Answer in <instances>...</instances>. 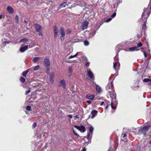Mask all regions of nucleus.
Returning <instances> with one entry per match:
<instances>
[{
  "mask_svg": "<svg viewBox=\"0 0 151 151\" xmlns=\"http://www.w3.org/2000/svg\"><path fill=\"white\" fill-rule=\"evenodd\" d=\"M150 79L148 78H146L144 79L143 80V82H147L149 81H150Z\"/></svg>",
  "mask_w": 151,
  "mask_h": 151,
  "instance_id": "30",
  "label": "nucleus"
},
{
  "mask_svg": "<svg viewBox=\"0 0 151 151\" xmlns=\"http://www.w3.org/2000/svg\"><path fill=\"white\" fill-rule=\"evenodd\" d=\"M122 136L123 137V138H124L127 136V135L126 133L122 134Z\"/></svg>",
  "mask_w": 151,
  "mask_h": 151,
  "instance_id": "49",
  "label": "nucleus"
},
{
  "mask_svg": "<svg viewBox=\"0 0 151 151\" xmlns=\"http://www.w3.org/2000/svg\"><path fill=\"white\" fill-rule=\"evenodd\" d=\"M67 62H68V63H71V62H70V60L69 61H67Z\"/></svg>",
  "mask_w": 151,
  "mask_h": 151,
  "instance_id": "64",
  "label": "nucleus"
},
{
  "mask_svg": "<svg viewBox=\"0 0 151 151\" xmlns=\"http://www.w3.org/2000/svg\"><path fill=\"white\" fill-rule=\"evenodd\" d=\"M19 17L17 15H16V16L15 17V22L16 23L18 24L19 23Z\"/></svg>",
  "mask_w": 151,
  "mask_h": 151,
  "instance_id": "25",
  "label": "nucleus"
},
{
  "mask_svg": "<svg viewBox=\"0 0 151 151\" xmlns=\"http://www.w3.org/2000/svg\"><path fill=\"white\" fill-rule=\"evenodd\" d=\"M60 34H61L60 39L61 41H63L64 40L65 33L64 31V28L63 27H61L60 28Z\"/></svg>",
  "mask_w": 151,
  "mask_h": 151,
  "instance_id": "5",
  "label": "nucleus"
},
{
  "mask_svg": "<svg viewBox=\"0 0 151 151\" xmlns=\"http://www.w3.org/2000/svg\"><path fill=\"white\" fill-rule=\"evenodd\" d=\"M11 42L10 40H6V41L5 42V43H7L8 44L9 43Z\"/></svg>",
  "mask_w": 151,
  "mask_h": 151,
  "instance_id": "50",
  "label": "nucleus"
},
{
  "mask_svg": "<svg viewBox=\"0 0 151 151\" xmlns=\"http://www.w3.org/2000/svg\"><path fill=\"white\" fill-rule=\"evenodd\" d=\"M93 130V127L91 126L89 127V132L87 133L86 135V138L88 140H89V137H90V135L91 134L92 135V132Z\"/></svg>",
  "mask_w": 151,
  "mask_h": 151,
  "instance_id": "7",
  "label": "nucleus"
},
{
  "mask_svg": "<svg viewBox=\"0 0 151 151\" xmlns=\"http://www.w3.org/2000/svg\"><path fill=\"white\" fill-rule=\"evenodd\" d=\"M71 32V30L70 29H67L66 31V34H68L70 33Z\"/></svg>",
  "mask_w": 151,
  "mask_h": 151,
  "instance_id": "34",
  "label": "nucleus"
},
{
  "mask_svg": "<svg viewBox=\"0 0 151 151\" xmlns=\"http://www.w3.org/2000/svg\"><path fill=\"white\" fill-rule=\"evenodd\" d=\"M81 151H86V149L85 147L83 148Z\"/></svg>",
  "mask_w": 151,
  "mask_h": 151,
  "instance_id": "60",
  "label": "nucleus"
},
{
  "mask_svg": "<svg viewBox=\"0 0 151 151\" xmlns=\"http://www.w3.org/2000/svg\"><path fill=\"white\" fill-rule=\"evenodd\" d=\"M136 87H139V85H137L136 86H133L132 87V88H133V89H134Z\"/></svg>",
  "mask_w": 151,
  "mask_h": 151,
  "instance_id": "52",
  "label": "nucleus"
},
{
  "mask_svg": "<svg viewBox=\"0 0 151 151\" xmlns=\"http://www.w3.org/2000/svg\"><path fill=\"white\" fill-rule=\"evenodd\" d=\"M113 67L114 69L116 71H118L119 70V67H117V63L116 62L114 63Z\"/></svg>",
  "mask_w": 151,
  "mask_h": 151,
  "instance_id": "20",
  "label": "nucleus"
},
{
  "mask_svg": "<svg viewBox=\"0 0 151 151\" xmlns=\"http://www.w3.org/2000/svg\"><path fill=\"white\" fill-rule=\"evenodd\" d=\"M91 137H89V140H88V142H85L84 143V145H88V144L90 143H91Z\"/></svg>",
  "mask_w": 151,
  "mask_h": 151,
  "instance_id": "29",
  "label": "nucleus"
},
{
  "mask_svg": "<svg viewBox=\"0 0 151 151\" xmlns=\"http://www.w3.org/2000/svg\"><path fill=\"white\" fill-rule=\"evenodd\" d=\"M96 90L97 92H99L101 91L100 87L98 85H96Z\"/></svg>",
  "mask_w": 151,
  "mask_h": 151,
  "instance_id": "24",
  "label": "nucleus"
},
{
  "mask_svg": "<svg viewBox=\"0 0 151 151\" xmlns=\"http://www.w3.org/2000/svg\"><path fill=\"white\" fill-rule=\"evenodd\" d=\"M35 28L36 32H39L38 33V35L43 36L42 29L41 26L38 24H35Z\"/></svg>",
  "mask_w": 151,
  "mask_h": 151,
  "instance_id": "4",
  "label": "nucleus"
},
{
  "mask_svg": "<svg viewBox=\"0 0 151 151\" xmlns=\"http://www.w3.org/2000/svg\"><path fill=\"white\" fill-rule=\"evenodd\" d=\"M146 44L147 45V48H148V49H147V52L149 53L150 52V50L149 49V47L148 42H146Z\"/></svg>",
  "mask_w": 151,
  "mask_h": 151,
  "instance_id": "33",
  "label": "nucleus"
},
{
  "mask_svg": "<svg viewBox=\"0 0 151 151\" xmlns=\"http://www.w3.org/2000/svg\"><path fill=\"white\" fill-rule=\"evenodd\" d=\"M89 63L88 62H86V64L85 65V66L86 67H87L88 66H89Z\"/></svg>",
  "mask_w": 151,
  "mask_h": 151,
  "instance_id": "44",
  "label": "nucleus"
},
{
  "mask_svg": "<svg viewBox=\"0 0 151 151\" xmlns=\"http://www.w3.org/2000/svg\"><path fill=\"white\" fill-rule=\"evenodd\" d=\"M19 80L22 83H24L25 82L26 80L25 78L21 76Z\"/></svg>",
  "mask_w": 151,
  "mask_h": 151,
  "instance_id": "26",
  "label": "nucleus"
},
{
  "mask_svg": "<svg viewBox=\"0 0 151 151\" xmlns=\"http://www.w3.org/2000/svg\"><path fill=\"white\" fill-rule=\"evenodd\" d=\"M128 49L129 50L131 51H137L139 50V49L138 48V47H129Z\"/></svg>",
  "mask_w": 151,
  "mask_h": 151,
  "instance_id": "16",
  "label": "nucleus"
},
{
  "mask_svg": "<svg viewBox=\"0 0 151 151\" xmlns=\"http://www.w3.org/2000/svg\"><path fill=\"white\" fill-rule=\"evenodd\" d=\"M24 24L25 25H26L27 24V21H24Z\"/></svg>",
  "mask_w": 151,
  "mask_h": 151,
  "instance_id": "56",
  "label": "nucleus"
},
{
  "mask_svg": "<svg viewBox=\"0 0 151 151\" xmlns=\"http://www.w3.org/2000/svg\"><path fill=\"white\" fill-rule=\"evenodd\" d=\"M77 5L80 6H84L85 7L86 6V3L84 2L83 1H82L81 2H80V1H78L77 2Z\"/></svg>",
  "mask_w": 151,
  "mask_h": 151,
  "instance_id": "15",
  "label": "nucleus"
},
{
  "mask_svg": "<svg viewBox=\"0 0 151 151\" xmlns=\"http://www.w3.org/2000/svg\"><path fill=\"white\" fill-rule=\"evenodd\" d=\"M110 97L111 99V107L112 109H115L116 108V107L113 106V102H114L115 104H117V102L116 100V94L114 91H109Z\"/></svg>",
  "mask_w": 151,
  "mask_h": 151,
  "instance_id": "3",
  "label": "nucleus"
},
{
  "mask_svg": "<svg viewBox=\"0 0 151 151\" xmlns=\"http://www.w3.org/2000/svg\"><path fill=\"white\" fill-rule=\"evenodd\" d=\"M54 77V72L52 73L50 75V78H53Z\"/></svg>",
  "mask_w": 151,
  "mask_h": 151,
  "instance_id": "31",
  "label": "nucleus"
},
{
  "mask_svg": "<svg viewBox=\"0 0 151 151\" xmlns=\"http://www.w3.org/2000/svg\"><path fill=\"white\" fill-rule=\"evenodd\" d=\"M73 68L71 67H69L68 68V71L70 73H71L72 72Z\"/></svg>",
  "mask_w": 151,
  "mask_h": 151,
  "instance_id": "40",
  "label": "nucleus"
},
{
  "mask_svg": "<svg viewBox=\"0 0 151 151\" xmlns=\"http://www.w3.org/2000/svg\"><path fill=\"white\" fill-rule=\"evenodd\" d=\"M36 126V124L35 122L32 125V127L33 128H34Z\"/></svg>",
  "mask_w": 151,
  "mask_h": 151,
  "instance_id": "48",
  "label": "nucleus"
},
{
  "mask_svg": "<svg viewBox=\"0 0 151 151\" xmlns=\"http://www.w3.org/2000/svg\"><path fill=\"white\" fill-rule=\"evenodd\" d=\"M84 45L86 46H87L89 44V42L86 40L84 41Z\"/></svg>",
  "mask_w": 151,
  "mask_h": 151,
  "instance_id": "36",
  "label": "nucleus"
},
{
  "mask_svg": "<svg viewBox=\"0 0 151 151\" xmlns=\"http://www.w3.org/2000/svg\"><path fill=\"white\" fill-rule=\"evenodd\" d=\"M28 41V39L24 38L20 39L19 41L20 42H27Z\"/></svg>",
  "mask_w": 151,
  "mask_h": 151,
  "instance_id": "27",
  "label": "nucleus"
},
{
  "mask_svg": "<svg viewBox=\"0 0 151 151\" xmlns=\"http://www.w3.org/2000/svg\"><path fill=\"white\" fill-rule=\"evenodd\" d=\"M122 2V0H117V3H116V4H117V6H118L119 4H120Z\"/></svg>",
  "mask_w": 151,
  "mask_h": 151,
  "instance_id": "32",
  "label": "nucleus"
},
{
  "mask_svg": "<svg viewBox=\"0 0 151 151\" xmlns=\"http://www.w3.org/2000/svg\"><path fill=\"white\" fill-rule=\"evenodd\" d=\"M47 133L46 132H44L43 133V137H45V134H46Z\"/></svg>",
  "mask_w": 151,
  "mask_h": 151,
  "instance_id": "53",
  "label": "nucleus"
},
{
  "mask_svg": "<svg viewBox=\"0 0 151 151\" xmlns=\"http://www.w3.org/2000/svg\"><path fill=\"white\" fill-rule=\"evenodd\" d=\"M89 22L87 21H85L82 24L81 27L83 30H84L87 28Z\"/></svg>",
  "mask_w": 151,
  "mask_h": 151,
  "instance_id": "8",
  "label": "nucleus"
},
{
  "mask_svg": "<svg viewBox=\"0 0 151 151\" xmlns=\"http://www.w3.org/2000/svg\"><path fill=\"white\" fill-rule=\"evenodd\" d=\"M143 52L145 57H146L147 56V52H146L145 51H143Z\"/></svg>",
  "mask_w": 151,
  "mask_h": 151,
  "instance_id": "42",
  "label": "nucleus"
},
{
  "mask_svg": "<svg viewBox=\"0 0 151 151\" xmlns=\"http://www.w3.org/2000/svg\"><path fill=\"white\" fill-rule=\"evenodd\" d=\"M142 43L141 42H140L137 44V47H138H138H141L142 46Z\"/></svg>",
  "mask_w": 151,
  "mask_h": 151,
  "instance_id": "39",
  "label": "nucleus"
},
{
  "mask_svg": "<svg viewBox=\"0 0 151 151\" xmlns=\"http://www.w3.org/2000/svg\"><path fill=\"white\" fill-rule=\"evenodd\" d=\"M29 70H30V69L24 71L22 73V76L24 77H25V78L26 77V75L27 74V73H28V72H29Z\"/></svg>",
  "mask_w": 151,
  "mask_h": 151,
  "instance_id": "22",
  "label": "nucleus"
},
{
  "mask_svg": "<svg viewBox=\"0 0 151 151\" xmlns=\"http://www.w3.org/2000/svg\"><path fill=\"white\" fill-rule=\"evenodd\" d=\"M87 75L92 80H94V77L91 70H87Z\"/></svg>",
  "mask_w": 151,
  "mask_h": 151,
  "instance_id": "9",
  "label": "nucleus"
},
{
  "mask_svg": "<svg viewBox=\"0 0 151 151\" xmlns=\"http://www.w3.org/2000/svg\"><path fill=\"white\" fill-rule=\"evenodd\" d=\"M26 109L27 110H28V111H31L32 110L31 106H29V105L27 106Z\"/></svg>",
  "mask_w": 151,
  "mask_h": 151,
  "instance_id": "37",
  "label": "nucleus"
},
{
  "mask_svg": "<svg viewBox=\"0 0 151 151\" xmlns=\"http://www.w3.org/2000/svg\"><path fill=\"white\" fill-rule=\"evenodd\" d=\"M150 9H149L148 8H147L148 9V10L147 11V12H148L150 11L151 12V2L150 3Z\"/></svg>",
  "mask_w": 151,
  "mask_h": 151,
  "instance_id": "47",
  "label": "nucleus"
},
{
  "mask_svg": "<svg viewBox=\"0 0 151 151\" xmlns=\"http://www.w3.org/2000/svg\"><path fill=\"white\" fill-rule=\"evenodd\" d=\"M86 102L87 103H88V104H91V101H90V100H88V101H86Z\"/></svg>",
  "mask_w": 151,
  "mask_h": 151,
  "instance_id": "54",
  "label": "nucleus"
},
{
  "mask_svg": "<svg viewBox=\"0 0 151 151\" xmlns=\"http://www.w3.org/2000/svg\"><path fill=\"white\" fill-rule=\"evenodd\" d=\"M74 117L76 119L78 118V115H76L74 116Z\"/></svg>",
  "mask_w": 151,
  "mask_h": 151,
  "instance_id": "59",
  "label": "nucleus"
},
{
  "mask_svg": "<svg viewBox=\"0 0 151 151\" xmlns=\"http://www.w3.org/2000/svg\"><path fill=\"white\" fill-rule=\"evenodd\" d=\"M7 10L9 13L11 14H13L14 12V9L11 6L8 7Z\"/></svg>",
  "mask_w": 151,
  "mask_h": 151,
  "instance_id": "17",
  "label": "nucleus"
},
{
  "mask_svg": "<svg viewBox=\"0 0 151 151\" xmlns=\"http://www.w3.org/2000/svg\"><path fill=\"white\" fill-rule=\"evenodd\" d=\"M74 127L81 132H84L86 130L85 127L82 125H81L80 127L78 126L75 125Z\"/></svg>",
  "mask_w": 151,
  "mask_h": 151,
  "instance_id": "6",
  "label": "nucleus"
},
{
  "mask_svg": "<svg viewBox=\"0 0 151 151\" xmlns=\"http://www.w3.org/2000/svg\"><path fill=\"white\" fill-rule=\"evenodd\" d=\"M98 112L96 110H93L91 112V114L92 115L91 119H93L95 116V115Z\"/></svg>",
  "mask_w": 151,
  "mask_h": 151,
  "instance_id": "18",
  "label": "nucleus"
},
{
  "mask_svg": "<svg viewBox=\"0 0 151 151\" xmlns=\"http://www.w3.org/2000/svg\"><path fill=\"white\" fill-rule=\"evenodd\" d=\"M151 127V125H144V126L141 127L138 131V134L139 135L143 134L144 136H146L147 132Z\"/></svg>",
  "mask_w": 151,
  "mask_h": 151,
  "instance_id": "2",
  "label": "nucleus"
},
{
  "mask_svg": "<svg viewBox=\"0 0 151 151\" xmlns=\"http://www.w3.org/2000/svg\"><path fill=\"white\" fill-rule=\"evenodd\" d=\"M66 4V2H64L62 3L60 5L59 7L58 8V9H60L61 8L63 7H65Z\"/></svg>",
  "mask_w": 151,
  "mask_h": 151,
  "instance_id": "21",
  "label": "nucleus"
},
{
  "mask_svg": "<svg viewBox=\"0 0 151 151\" xmlns=\"http://www.w3.org/2000/svg\"><path fill=\"white\" fill-rule=\"evenodd\" d=\"M104 101H102L100 104L101 105H103L104 104Z\"/></svg>",
  "mask_w": 151,
  "mask_h": 151,
  "instance_id": "61",
  "label": "nucleus"
},
{
  "mask_svg": "<svg viewBox=\"0 0 151 151\" xmlns=\"http://www.w3.org/2000/svg\"><path fill=\"white\" fill-rule=\"evenodd\" d=\"M50 66H45V67H46V70H47V71H48V73L49 72V71L50 70Z\"/></svg>",
  "mask_w": 151,
  "mask_h": 151,
  "instance_id": "41",
  "label": "nucleus"
},
{
  "mask_svg": "<svg viewBox=\"0 0 151 151\" xmlns=\"http://www.w3.org/2000/svg\"><path fill=\"white\" fill-rule=\"evenodd\" d=\"M28 49V46L27 45L24 46H22L20 47L19 50L21 52H24L26 50Z\"/></svg>",
  "mask_w": 151,
  "mask_h": 151,
  "instance_id": "13",
  "label": "nucleus"
},
{
  "mask_svg": "<svg viewBox=\"0 0 151 151\" xmlns=\"http://www.w3.org/2000/svg\"><path fill=\"white\" fill-rule=\"evenodd\" d=\"M113 87V81H111L110 83H109L106 86V88L107 90L109 89H112Z\"/></svg>",
  "mask_w": 151,
  "mask_h": 151,
  "instance_id": "11",
  "label": "nucleus"
},
{
  "mask_svg": "<svg viewBox=\"0 0 151 151\" xmlns=\"http://www.w3.org/2000/svg\"><path fill=\"white\" fill-rule=\"evenodd\" d=\"M30 91H31L30 90H29L27 91H26L25 93V95H26L27 94H28L30 92Z\"/></svg>",
  "mask_w": 151,
  "mask_h": 151,
  "instance_id": "43",
  "label": "nucleus"
},
{
  "mask_svg": "<svg viewBox=\"0 0 151 151\" xmlns=\"http://www.w3.org/2000/svg\"><path fill=\"white\" fill-rule=\"evenodd\" d=\"M148 10V9L145 8L143 10L144 12H142V16L140 19L142 21H144L142 25V28L141 29L142 32H145L146 29V22L150 13V11L147 12V11Z\"/></svg>",
  "mask_w": 151,
  "mask_h": 151,
  "instance_id": "1",
  "label": "nucleus"
},
{
  "mask_svg": "<svg viewBox=\"0 0 151 151\" xmlns=\"http://www.w3.org/2000/svg\"><path fill=\"white\" fill-rule=\"evenodd\" d=\"M60 85L61 86H63V87L64 88H65L66 86V83L65 82V81L63 79L61 81H60Z\"/></svg>",
  "mask_w": 151,
  "mask_h": 151,
  "instance_id": "19",
  "label": "nucleus"
},
{
  "mask_svg": "<svg viewBox=\"0 0 151 151\" xmlns=\"http://www.w3.org/2000/svg\"><path fill=\"white\" fill-rule=\"evenodd\" d=\"M2 17V16L1 15H0V19Z\"/></svg>",
  "mask_w": 151,
  "mask_h": 151,
  "instance_id": "62",
  "label": "nucleus"
},
{
  "mask_svg": "<svg viewBox=\"0 0 151 151\" xmlns=\"http://www.w3.org/2000/svg\"><path fill=\"white\" fill-rule=\"evenodd\" d=\"M115 4H114L113 5V7L114 8H115Z\"/></svg>",
  "mask_w": 151,
  "mask_h": 151,
  "instance_id": "63",
  "label": "nucleus"
},
{
  "mask_svg": "<svg viewBox=\"0 0 151 151\" xmlns=\"http://www.w3.org/2000/svg\"><path fill=\"white\" fill-rule=\"evenodd\" d=\"M43 63L45 66H50V61L48 58H45L44 60Z\"/></svg>",
  "mask_w": 151,
  "mask_h": 151,
  "instance_id": "12",
  "label": "nucleus"
},
{
  "mask_svg": "<svg viewBox=\"0 0 151 151\" xmlns=\"http://www.w3.org/2000/svg\"><path fill=\"white\" fill-rule=\"evenodd\" d=\"M111 18H109L108 19H107V20H106V21L107 22H109L110 21H111Z\"/></svg>",
  "mask_w": 151,
  "mask_h": 151,
  "instance_id": "51",
  "label": "nucleus"
},
{
  "mask_svg": "<svg viewBox=\"0 0 151 151\" xmlns=\"http://www.w3.org/2000/svg\"><path fill=\"white\" fill-rule=\"evenodd\" d=\"M73 133L77 137L80 136L75 131L73 128Z\"/></svg>",
  "mask_w": 151,
  "mask_h": 151,
  "instance_id": "38",
  "label": "nucleus"
},
{
  "mask_svg": "<svg viewBox=\"0 0 151 151\" xmlns=\"http://www.w3.org/2000/svg\"><path fill=\"white\" fill-rule=\"evenodd\" d=\"M40 68V66L39 65H37L35 66L33 70L34 71H37Z\"/></svg>",
  "mask_w": 151,
  "mask_h": 151,
  "instance_id": "28",
  "label": "nucleus"
},
{
  "mask_svg": "<svg viewBox=\"0 0 151 151\" xmlns=\"http://www.w3.org/2000/svg\"><path fill=\"white\" fill-rule=\"evenodd\" d=\"M40 58L39 57H36L34 58L32 60L34 63H36L40 60Z\"/></svg>",
  "mask_w": 151,
  "mask_h": 151,
  "instance_id": "23",
  "label": "nucleus"
},
{
  "mask_svg": "<svg viewBox=\"0 0 151 151\" xmlns=\"http://www.w3.org/2000/svg\"><path fill=\"white\" fill-rule=\"evenodd\" d=\"M50 81L52 84H53L54 83V80L53 78H50Z\"/></svg>",
  "mask_w": 151,
  "mask_h": 151,
  "instance_id": "45",
  "label": "nucleus"
},
{
  "mask_svg": "<svg viewBox=\"0 0 151 151\" xmlns=\"http://www.w3.org/2000/svg\"><path fill=\"white\" fill-rule=\"evenodd\" d=\"M78 52L76 53V54H75L74 55H70L68 57V59H70L71 58H74L77 55Z\"/></svg>",
  "mask_w": 151,
  "mask_h": 151,
  "instance_id": "35",
  "label": "nucleus"
},
{
  "mask_svg": "<svg viewBox=\"0 0 151 151\" xmlns=\"http://www.w3.org/2000/svg\"><path fill=\"white\" fill-rule=\"evenodd\" d=\"M53 31L54 33V38L55 39H56L57 37L58 33V30L56 26H55L53 28Z\"/></svg>",
  "mask_w": 151,
  "mask_h": 151,
  "instance_id": "10",
  "label": "nucleus"
},
{
  "mask_svg": "<svg viewBox=\"0 0 151 151\" xmlns=\"http://www.w3.org/2000/svg\"><path fill=\"white\" fill-rule=\"evenodd\" d=\"M116 13L114 12L111 16V17L112 18L116 16Z\"/></svg>",
  "mask_w": 151,
  "mask_h": 151,
  "instance_id": "46",
  "label": "nucleus"
},
{
  "mask_svg": "<svg viewBox=\"0 0 151 151\" xmlns=\"http://www.w3.org/2000/svg\"><path fill=\"white\" fill-rule=\"evenodd\" d=\"M86 97L88 99L91 100H93L94 99L95 96L93 94H88L86 95Z\"/></svg>",
  "mask_w": 151,
  "mask_h": 151,
  "instance_id": "14",
  "label": "nucleus"
},
{
  "mask_svg": "<svg viewBox=\"0 0 151 151\" xmlns=\"http://www.w3.org/2000/svg\"><path fill=\"white\" fill-rule=\"evenodd\" d=\"M109 106V105H108V104L105 107V109H107L108 108Z\"/></svg>",
  "mask_w": 151,
  "mask_h": 151,
  "instance_id": "58",
  "label": "nucleus"
},
{
  "mask_svg": "<svg viewBox=\"0 0 151 151\" xmlns=\"http://www.w3.org/2000/svg\"><path fill=\"white\" fill-rule=\"evenodd\" d=\"M68 116L70 118H72V116L71 115H68Z\"/></svg>",
  "mask_w": 151,
  "mask_h": 151,
  "instance_id": "57",
  "label": "nucleus"
},
{
  "mask_svg": "<svg viewBox=\"0 0 151 151\" xmlns=\"http://www.w3.org/2000/svg\"><path fill=\"white\" fill-rule=\"evenodd\" d=\"M46 107H47V106H46V105L44 106V109H45V110H46V111H47V110H48V109H47H47H46L45 108Z\"/></svg>",
  "mask_w": 151,
  "mask_h": 151,
  "instance_id": "55",
  "label": "nucleus"
}]
</instances>
